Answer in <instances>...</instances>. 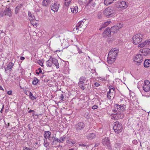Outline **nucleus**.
<instances>
[{
    "label": "nucleus",
    "mask_w": 150,
    "mask_h": 150,
    "mask_svg": "<svg viewBox=\"0 0 150 150\" xmlns=\"http://www.w3.org/2000/svg\"><path fill=\"white\" fill-rule=\"evenodd\" d=\"M85 127V125L83 122H79L74 125L73 128L74 132L79 133L84 129Z\"/></svg>",
    "instance_id": "1"
},
{
    "label": "nucleus",
    "mask_w": 150,
    "mask_h": 150,
    "mask_svg": "<svg viewBox=\"0 0 150 150\" xmlns=\"http://www.w3.org/2000/svg\"><path fill=\"white\" fill-rule=\"evenodd\" d=\"M143 38V35L139 33L134 35L132 37L133 43L134 45L139 44L142 41Z\"/></svg>",
    "instance_id": "2"
},
{
    "label": "nucleus",
    "mask_w": 150,
    "mask_h": 150,
    "mask_svg": "<svg viewBox=\"0 0 150 150\" xmlns=\"http://www.w3.org/2000/svg\"><path fill=\"white\" fill-rule=\"evenodd\" d=\"M113 129L116 133L117 134L120 133L121 132L122 129V124L118 121H116L115 122Z\"/></svg>",
    "instance_id": "3"
},
{
    "label": "nucleus",
    "mask_w": 150,
    "mask_h": 150,
    "mask_svg": "<svg viewBox=\"0 0 150 150\" xmlns=\"http://www.w3.org/2000/svg\"><path fill=\"white\" fill-rule=\"evenodd\" d=\"M103 14L108 18L113 16L117 14L115 10H104Z\"/></svg>",
    "instance_id": "4"
},
{
    "label": "nucleus",
    "mask_w": 150,
    "mask_h": 150,
    "mask_svg": "<svg viewBox=\"0 0 150 150\" xmlns=\"http://www.w3.org/2000/svg\"><path fill=\"white\" fill-rule=\"evenodd\" d=\"M102 143L103 145L106 146L109 149H110L111 147L110 138L108 137H105L103 138L102 140Z\"/></svg>",
    "instance_id": "5"
},
{
    "label": "nucleus",
    "mask_w": 150,
    "mask_h": 150,
    "mask_svg": "<svg viewBox=\"0 0 150 150\" xmlns=\"http://www.w3.org/2000/svg\"><path fill=\"white\" fill-rule=\"evenodd\" d=\"M142 54H137L135 57L134 61L136 62V64L137 65L141 64L143 61V56Z\"/></svg>",
    "instance_id": "6"
},
{
    "label": "nucleus",
    "mask_w": 150,
    "mask_h": 150,
    "mask_svg": "<svg viewBox=\"0 0 150 150\" xmlns=\"http://www.w3.org/2000/svg\"><path fill=\"white\" fill-rule=\"evenodd\" d=\"M114 107L119 112H123L126 110V106L124 104L119 105L118 104H115Z\"/></svg>",
    "instance_id": "7"
},
{
    "label": "nucleus",
    "mask_w": 150,
    "mask_h": 150,
    "mask_svg": "<svg viewBox=\"0 0 150 150\" xmlns=\"http://www.w3.org/2000/svg\"><path fill=\"white\" fill-rule=\"evenodd\" d=\"M84 22L83 21H79L76 25L75 28H74V30L76 29V30H81V28L83 29H85L86 28L85 26Z\"/></svg>",
    "instance_id": "8"
},
{
    "label": "nucleus",
    "mask_w": 150,
    "mask_h": 150,
    "mask_svg": "<svg viewBox=\"0 0 150 150\" xmlns=\"http://www.w3.org/2000/svg\"><path fill=\"white\" fill-rule=\"evenodd\" d=\"M122 24L121 23L117 24L111 28L110 29L111 32L113 33H117L119 29L122 28Z\"/></svg>",
    "instance_id": "9"
},
{
    "label": "nucleus",
    "mask_w": 150,
    "mask_h": 150,
    "mask_svg": "<svg viewBox=\"0 0 150 150\" xmlns=\"http://www.w3.org/2000/svg\"><path fill=\"white\" fill-rule=\"evenodd\" d=\"M119 49L115 48L111 49L108 53L109 56L112 55L111 57L113 56L114 57H115L118 56Z\"/></svg>",
    "instance_id": "10"
},
{
    "label": "nucleus",
    "mask_w": 150,
    "mask_h": 150,
    "mask_svg": "<svg viewBox=\"0 0 150 150\" xmlns=\"http://www.w3.org/2000/svg\"><path fill=\"white\" fill-rule=\"evenodd\" d=\"M144 84L143 86V89L146 92H148L150 90V82L149 80H146L144 81Z\"/></svg>",
    "instance_id": "11"
},
{
    "label": "nucleus",
    "mask_w": 150,
    "mask_h": 150,
    "mask_svg": "<svg viewBox=\"0 0 150 150\" xmlns=\"http://www.w3.org/2000/svg\"><path fill=\"white\" fill-rule=\"evenodd\" d=\"M140 52L143 54L142 55L146 56L150 54V49L148 48H144L139 51Z\"/></svg>",
    "instance_id": "12"
},
{
    "label": "nucleus",
    "mask_w": 150,
    "mask_h": 150,
    "mask_svg": "<svg viewBox=\"0 0 150 150\" xmlns=\"http://www.w3.org/2000/svg\"><path fill=\"white\" fill-rule=\"evenodd\" d=\"M49 140L51 142V144L52 145H56L57 142H58L59 139L56 137H51Z\"/></svg>",
    "instance_id": "13"
},
{
    "label": "nucleus",
    "mask_w": 150,
    "mask_h": 150,
    "mask_svg": "<svg viewBox=\"0 0 150 150\" xmlns=\"http://www.w3.org/2000/svg\"><path fill=\"white\" fill-rule=\"evenodd\" d=\"M60 6L59 4L57 1H54L53 4L51 5V9H58Z\"/></svg>",
    "instance_id": "14"
},
{
    "label": "nucleus",
    "mask_w": 150,
    "mask_h": 150,
    "mask_svg": "<svg viewBox=\"0 0 150 150\" xmlns=\"http://www.w3.org/2000/svg\"><path fill=\"white\" fill-rule=\"evenodd\" d=\"M50 60H52V64H53L56 66V68L58 69L59 67V63L57 60L54 58H53L52 56L50 57Z\"/></svg>",
    "instance_id": "15"
},
{
    "label": "nucleus",
    "mask_w": 150,
    "mask_h": 150,
    "mask_svg": "<svg viewBox=\"0 0 150 150\" xmlns=\"http://www.w3.org/2000/svg\"><path fill=\"white\" fill-rule=\"evenodd\" d=\"M128 3H127L124 1H122L120 4L119 6V8H123L125 9L127 8L128 6Z\"/></svg>",
    "instance_id": "16"
},
{
    "label": "nucleus",
    "mask_w": 150,
    "mask_h": 150,
    "mask_svg": "<svg viewBox=\"0 0 150 150\" xmlns=\"http://www.w3.org/2000/svg\"><path fill=\"white\" fill-rule=\"evenodd\" d=\"M51 132L50 131H45L44 134V137L45 139L47 140V139H50V138Z\"/></svg>",
    "instance_id": "17"
},
{
    "label": "nucleus",
    "mask_w": 150,
    "mask_h": 150,
    "mask_svg": "<svg viewBox=\"0 0 150 150\" xmlns=\"http://www.w3.org/2000/svg\"><path fill=\"white\" fill-rule=\"evenodd\" d=\"M111 56H112V55H111ZM115 59L116 58L114 57L113 56L110 57V56H109V55H108V58L107 60L108 62L109 63L111 64L114 62Z\"/></svg>",
    "instance_id": "18"
},
{
    "label": "nucleus",
    "mask_w": 150,
    "mask_h": 150,
    "mask_svg": "<svg viewBox=\"0 0 150 150\" xmlns=\"http://www.w3.org/2000/svg\"><path fill=\"white\" fill-rule=\"evenodd\" d=\"M111 30L108 27L106 28V30L104 31L103 33V34H105L107 36L109 37L111 35Z\"/></svg>",
    "instance_id": "19"
},
{
    "label": "nucleus",
    "mask_w": 150,
    "mask_h": 150,
    "mask_svg": "<svg viewBox=\"0 0 150 150\" xmlns=\"http://www.w3.org/2000/svg\"><path fill=\"white\" fill-rule=\"evenodd\" d=\"M144 66L146 68L150 67V59H146L144 63Z\"/></svg>",
    "instance_id": "20"
},
{
    "label": "nucleus",
    "mask_w": 150,
    "mask_h": 150,
    "mask_svg": "<svg viewBox=\"0 0 150 150\" xmlns=\"http://www.w3.org/2000/svg\"><path fill=\"white\" fill-rule=\"evenodd\" d=\"M115 115H117V117L119 119H122L124 116V115L123 112H117L115 114Z\"/></svg>",
    "instance_id": "21"
},
{
    "label": "nucleus",
    "mask_w": 150,
    "mask_h": 150,
    "mask_svg": "<svg viewBox=\"0 0 150 150\" xmlns=\"http://www.w3.org/2000/svg\"><path fill=\"white\" fill-rule=\"evenodd\" d=\"M28 18L30 21L34 20L35 19V17L29 11H28Z\"/></svg>",
    "instance_id": "22"
},
{
    "label": "nucleus",
    "mask_w": 150,
    "mask_h": 150,
    "mask_svg": "<svg viewBox=\"0 0 150 150\" xmlns=\"http://www.w3.org/2000/svg\"><path fill=\"white\" fill-rule=\"evenodd\" d=\"M111 22V21H107L105 22L103 24H102L99 29L100 30H101L102 29L105 28L107 26H108Z\"/></svg>",
    "instance_id": "23"
},
{
    "label": "nucleus",
    "mask_w": 150,
    "mask_h": 150,
    "mask_svg": "<svg viewBox=\"0 0 150 150\" xmlns=\"http://www.w3.org/2000/svg\"><path fill=\"white\" fill-rule=\"evenodd\" d=\"M95 134L93 133H91L88 134L86 137L89 140H91L94 139L95 137Z\"/></svg>",
    "instance_id": "24"
},
{
    "label": "nucleus",
    "mask_w": 150,
    "mask_h": 150,
    "mask_svg": "<svg viewBox=\"0 0 150 150\" xmlns=\"http://www.w3.org/2000/svg\"><path fill=\"white\" fill-rule=\"evenodd\" d=\"M84 82H83L79 81L78 82V85L79 87L82 90H84L85 89L84 85Z\"/></svg>",
    "instance_id": "25"
},
{
    "label": "nucleus",
    "mask_w": 150,
    "mask_h": 150,
    "mask_svg": "<svg viewBox=\"0 0 150 150\" xmlns=\"http://www.w3.org/2000/svg\"><path fill=\"white\" fill-rule=\"evenodd\" d=\"M41 77L42 78L44 77L45 79L44 80V81L45 82H48V81H50V83H52V80H50L49 79V77L48 76H46L45 75H43L41 76Z\"/></svg>",
    "instance_id": "26"
},
{
    "label": "nucleus",
    "mask_w": 150,
    "mask_h": 150,
    "mask_svg": "<svg viewBox=\"0 0 150 150\" xmlns=\"http://www.w3.org/2000/svg\"><path fill=\"white\" fill-rule=\"evenodd\" d=\"M87 0H78L79 4L81 6H84L86 4Z\"/></svg>",
    "instance_id": "27"
},
{
    "label": "nucleus",
    "mask_w": 150,
    "mask_h": 150,
    "mask_svg": "<svg viewBox=\"0 0 150 150\" xmlns=\"http://www.w3.org/2000/svg\"><path fill=\"white\" fill-rule=\"evenodd\" d=\"M51 1V0H44L42 1V5L46 6L50 3Z\"/></svg>",
    "instance_id": "28"
},
{
    "label": "nucleus",
    "mask_w": 150,
    "mask_h": 150,
    "mask_svg": "<svg viewBox=\"0 0 150 150\" xmlns=\"http://www.w3.org/2000/svg\"><path fill=\"white\" fill-rule=\"evenodd\" d=\"M71 0H65L64 7L65 8L68 6L69 5L71 1Z\"/></svg>",
    "instance_id": "29"
},
{
    "label": "nucleus",
    "mask_w": 150,
    "mask_h": 150,
    "mask_svg": "<svg viewBox=\"0 0 150 150\" xmlns=\"http://www.w3.org/2000/svg\"><path fill=\"white\" fill-rule=\"evenodd\" d=\"M46 65L48 67H51L52 66V60H50V58L46 62Z\"/></svg>",
    "instance_id": "30"
},
{
    "label": "nucleus",
    "mask_w": 150,
    "mask_h": 150,
    "mask_svg": "<svg viewBox=\"0 0 150 150\" xmlns=\"http://www.w3.org/2000/svg\"><path fill=\"white\" fill-rule=\"evenodd\" d=\"M38 81V79L37 78L35 77L33 81L32 84L33 85H36L37 84Z\"/></svg>",
    "instance_id": "31"
},
{
    "label": "nucleus",
    "mask_w": 150,
    "mask_h": 150,
    "mask_svg": "<svg viewBox=\"0 0 150 150\" xmlns=\"http://www.w3.org/2000/svg\"><path fill=\"white\" fill-rule=\"evenodd\" d=\"M9 11V10H4V12H3L2 11H0V16H3L4 15H6V13L7 12V11Z\"/></svg>",
    "instance_id": "32"
},
{
    "label": "nucleus",
    "mask_w": 150,
    "mask_h": 150,
    "mask_svg": "<svg viewBox=\"0 0 150 150\" xmlns=\"http://www.w3.org/2000/svg\"><path fill=\"white\" fill-rule=\"evenodd\" d=\"M146 45V43L144 41L143 42L139 44L138 45V47H140L141 48L143 47L145 45Z\"/></svg>",
    "instance_id": "33"
},
{
    "label": "nucleus",
    "mask_w": 150,
    "mask_h": 150,
    "mask_svg": "<svg viewBox=\"0 0 150 150\" xmlns=\"http://www.w3.org/2000/svg\"><path fill=\"white\" fill-rule=\"evenodd\" d=\"M44 145L46 147H47L48 146L49 144V143L47 142V140H46L45 139H44Z\"/></svg>",
    "instance_id": "34"
},
{
    "label": "nucleus",
    "mask_w": 150,
    "mask_h": 150,
    "mask_svg": "<svg viewBox=\"0 0 150 150\" xmlns=\"http://www.w3.org/2000/svg\"><path fill=\"white\" fill-rule=\"evenodd\" d=\"M66 139V137L63 136L60 138L59 139V141L58 142H63V141H64Z\"/></svg>",
    "instance_id": "35"
},
{
    "label": "nucleus",
    "mask_w": 150,
    "mask_h": 150,
    "mask_svg": "<svg viewBox=\"0 0 150 150\" xmlns=\"http://www.w3.org/2000/svg\"><path fill=\"white\" fill-rule=\"evenodd\" d=\"M86 78L85 76H82L79 78V81L83 82L85 81Z\"/></svg>",
    "instance_id": "36"
},
{
    "label": "nucleus",
    "mask_w": 150,
    "mask_h": 150,
    "mask_svg": "<svg viewBox=\"0 0 150 150\" xmlns=\"http://www.w3.org/2000/svg\"><path fill=\"white\" fill-rule=\"evenodd\" d=\"M120 145V144L119 143L118 141H117L115 142V146L116 148H118Z\"/></svg>",
    "instance_id": "37"
},
{
    "label": "nucleus",
    "mask_w": 150,
    "mask_h": 150,
    "mask_svg": "<svg viewBox=\"0 0 150 150\" xmlns=\"http://www.w3.org/2000/svg\"><path fill=\"white\" fill-rule=\"evenodd\" d=\"M115 40L114 38H109L108 39V42L109 43H112V42Z\"/></svg>",
    "instance_id": "38"
},
{
    "label": "nucleus",
    "mask_w": 150,
    "mask_h": 150,
    "mask_svg": "<svg viewBox=\"0 0 150 150\" xmlns=\"http://www.w3.org/2000/svg\"><path fill=\"white\" fill-rule=\"evenodd\" d=\"M38 63L42 67L43 66V62L42 61V60H39L38 61Z\"/></svg>",
    "instance_id": "39"
},
{
    "label": "nucleus",
    "mask_w": 150,
    "mask_h": 150,
    "mask_svg": "<svg viewBox=\"0 0 150 150\" xmlns=\"http://www.w3.org/2000/svg\"><path fill=\"white\" fill-rule=\"evenodd\" d=\"M30 97L31 98V99H36V98L35 97L33 96V94L31 92H30L29 93Z\"/></svg>",
    "instance_id": "40"
},
{
    "label": "nucleus",
    "mask_w": 150,
    "mask_h": 150,
    "mask_svg": "<svg viewBox=\"0 0 150 150\" xmlns=\"http://www.w3.org/2000/svg\"><path fill=\"white\" fill-rule=\"evenodd\" d=\"M113 96V93L107 94V97L109 100L111 99V98Z\"/></svg>",
    "instance_id": "41"
},
{
    "label": "nucleus",
    "mask_w": 150,
    "mask_h": 150,
    "mask_svg": "<svg viewBox=\"0 0 150 150\" xmlns=\"http://www.w3.org/2000/svg\"><path fill=\"white\" fill-rule=\"evenodd\" d=\"M64 98L63 94H61L60 96H59V99L61 100H62Z\"/></svg>",
    "instance_id": "42"
},
{
    "label": "nucleus",
    "mask_w": 150,
    "mask_h": 150,
    "mask_svg": "<svg viewBox=\"0 0 150 150\" xmlns=\"http://www.w3.org/2000/svg\"><path fill=\"white\" fill-rule=\"evenodd\" d=\"M35 111L34 110H29L28 112V113H31V112H33V113H32V115L34 116V113H33V112H35ZM35 115V116H37L38 115Z\"/></svg>",
    "instance_id": "43"
},
{
    "label": "nucleus",
    "mask_w": 150,
    "mask_h": 150,
    "mask_svg": "<svg viewBox=\"0 0 150 150\" xmlns=\"http://www.w3.org/2000/svg\"><path fill=\"white\" fill-rule=\"evenodd\" d=\"M102 14L100 13H99L98 14V18L101 19L102 18Z\"/></svg>",
    "instance_id": "44"
},
{
    "label": "nucleus",
    "mask_w": 150,
    "mask_h": 150,
    "mask_svg": "<svg viewBox=\"0 0 150 150\" xmlns=\"http://www.w3.org/2000/svg\"><path fill=\"white\" fill-rule=\"evenodd\" d=\"M14 65V64L12 62H10V71H11V69Z\"/></svg>",
    "instance_id": "45"
},
{
    "label": "nucleus",
    "mask_w": 150,
    "mask_h": 150,
    "mask_svg": "<svg viewBox=\"0 0 150 150\" xmlns=\"http://www.w3.org/2000/svg\"><path fill=\"white\" fill-rule=\"evenodd\" d=\"M22 6V5L21 4L19 5L18 6H17L16 7V9H19L20 8H22L21 7Z\"/></svg>",
    "instance_id": "46"
},
{
    "label": "nucleus",
    "mask_w": 150,
    "mask_h": 150,
    "mask_svg": "<svg viewBox=\"0 0 150 150\" xmlns=\"http://www.w3.org/2000/svg\"><path fill=\"white\" fill-rule=\"evenodd\" d=\"M23 150H33L29 148H28L26 146H25L23 148Z\"/></svg>",
    "instance_id": "47"
},
{
    "label": "nucleus",
    "mask_w": 150,
    "mask_h": 150,
    "mask_svg": "<svg viewBox=\"0 0 150 150\" xmlns=\"http://www.w3.org/2000/svg\"><path fill=\"white\" fill-rule=\"evenodd\" d=\"M132 143L136 145L137 143V141L136 140H134L132 141Z\"/></svg>",
    "instance_id": "48"
},
{
    "label": "nucleus",
    "mask_w": 150,
    "mask_h": 150,
    "mask_svg": "<svg viewBox=\"0 0 150 150\" xmlns=\"http://www.w3.org/2000/svg\"><path fill=\"white\" fill-rule=\"evenodd\" d=\"M98 108V106L96 105H94L92 107V109L94 110L96 109H97Z\"/></svg>",
    "instance_id": "49"
},
{
    "label": "nucleus",
    "mask_w": 150,
    "mask_h": 150,
    "mask_svg": "<svg viewBox=\"0 0 150 150\" xmlns=\"http://www.w3.org/2000/svg\"><path fill=\"white\" fill-rule=\"evenodd\" d=\"M96 4L95 3H93L92 4H91L90 5L91 7V8H93L92 7H95V6H96Z\"/></svg>",
    "instance_id": "50"
},
{
    "label": "nucleus",
    "mask_w": 150,
    "mask_h": 150,
    "mask_svg": "<svg viewBox=\"0 0 150 150\" xmlns=\"http://www.w3.org/2000/svg\"><path fill=\"white\" fill-rule=\"evenodd\" d=\"M145 42L146 43V45H150V40H146Z\"/></svg>",
    "instance_id": "51"
},
{
    "label": "nucleus",
    "mask_w": 150,
    "mask_h": 150,
    "mask_svg": "<svg viewBox=\"0 0 150 150\" xmlns=\"http://www.w3.org/2000/svg\"><path fill=\"white\" fill-rule=\"evenodd\" d=\"M79 145L80 146H88V145H87L86 144H79Z\"/></svg>",
    "instance_id": "52"
},
{
    "label": "nucleus",
    "mask_w": 150,
    "mask_h": 150,
    "mask_svg": "<svg viewBox=\"0 0 150 150\" xmlns=\"http://www.w3.org/2000/svg\"><path fill=\"white\" fill-rule=\"evenodd\" d=\"M99 85L100 84L97 82H96L94 84V86L96 87H98L99 86Z\"/></svg>",
    "instance_id": "53"
},
{
    "label": "nucleus",
    "mask_w": 150,
    "mask_h": 150,
    "mask_svg": "<svg viewBox=\"0 0 150 150\" xmlns=\"http://www.w3.org/2000/svg\"><path fill=\"white\" fill-rule=\"evenodd\" d=\"M71 12L73 13H76L78 12V10H71Z\"/></svg>",
    "instance_id": "54"
},
{
    "label": "nucleus",
    "mask_w": 150,
    "mask_h": 150,
    "mask_svg": "<svg viewBox=\"0 0 150 150\" xmlns=\"http://www.w3.org/2000/svg\"><path fill=\"white\" fill-rule=\"evenodd\" d=\"M42 71L41 70H39V72L36 71V73L38 75L40 73H42Z\"/></svg>",
    "instance_id": "55"
},
{
    "label": "nucleus",
    "mask_w": 150,
    "mask_h": 150,
    "mask_svg": "<svg viewBox=\"0 0 150 150\" xmlns=\"http://www.w3.org/2000/svg\"><path fill=\"white\" fill-rule=\"evenodd\" d=\"M110 93H113V92H112L111 90V89H109V91L107 93V94H110Z\"/></svg>",
    "instance_id": "56"
},
{
    "label": "nucleus",
    "mask_w": 150,
    "mask_h": 150,
    "mask_svg": "<svg viewBox=\"0 0 150 150\" xmlns=\"http://www.w3.org/2000/svg\"><path fill=\"white\" fill-rule=\"evenodd\" d=\"M117 109L115 108L112 110V111L115 113L116 112H117Z\"/></svg>",
    "instance_id": "57"
},
{
    "label": "nucleus",
    "mask_w": 150,
    "mask_h": 150,
    "mask_svg": "<svg viewBox=\"0 0 150 150\" xmlns=\"http://www.w3.org/2000/svg\"><path fill=\"white\" fill-rule=\"evenodd\" d=\"M99 144H100L99 143H96L95 144V146H94V147H96L98 146L99 145Z\"/></svg>",
    "instance_id": "58"
},
{
    "label": "nucleus",
    "mask_w": 150,
    "mask_h": 150,
    "mask_svg": "<svg viewBox=\"0 0 150 150\" xmlns=\"http://www.w3.org/2000/svg\"><path fill=\"white\" fill-rule=\"evenodd\" d=\"M20 59L21 60H23L25 59V57H21Z\"/></svg>",
    "instance_id": "59"
},
{
    "label": "nucleus",
    "mask_w": 150,
    "mask_h": 150,
    "mask_svg": "<svg viewBox=\"0 0 150 150\" xmlns=\"http://www.w3.org/2000/svg\"><path fill=\"white\" fill-rule=\"evenodd\" d=\"M93 0H89L88 3L87 4V6Z\"/></svg>",
    "instance_id": "60"
},
{
    "label": "nucleus",
    "mask_w": 150,
    "mask_h": 150,
    "mask_svg": "<svg viewBox=\"0 0 150 150\" xmlns=\"http://www.w3.org/2000/svg\"><path fill=\"white\" fill-rule=\"evenodd\" d=\"M14 96H15L13 95H13L12 96V95H10V98H14Z\"/></svg>",
    "instance_id": "61"
},
{
    "label": "nucleus",
    "mask_w": 150,
    "mask_h": 150,
    "mask_svg": "<svg viewBox=\"0 0 150 150\" xmlns=\"http://www.w3.org/2000/svg\"><path fill=\"white\" fill-rule=\"evenodd\" d=\"M52 83V82L50 83V82H49L48 83V85L50 86H51V85H52V84H51Z\"/></svg>",
    "instance_id": "62"
},
{
    "label": "nucleus",
    "mask_w": 150,
    "mask_h": 150,
    "mask_svg": "<svg viewBox=\"0 0 150 150\" xmlns=\"http://www.w3.org/2000/svg\"><path fill=\"white\" fill-rule=\"evenodd\" d=\"M53 11H54V13L55 12H57L58 11V10H52Z\"/></svg>",
    "instance_id": "63"
},
{
    "label": "nucleus",
    "mask_w": 150,
    "mask_h": 150,
    "mask_svg": "<svg viewBox=\"0 0 150 150\" xmlns=\"http://www.w3.org/2000/svg\"><path fill=\"white\" fill-rule=\"evenodd\" d=\"M18 10H15V13L17 14L18 12Z\"/></svg>",
    "instance_id": "64"
}]
</instances>
